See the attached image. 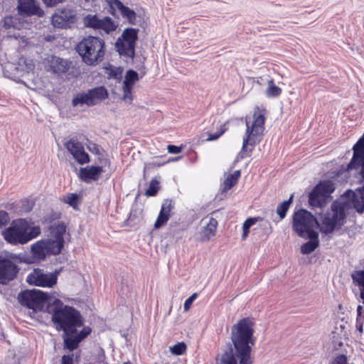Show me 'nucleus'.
<instances>
[{"label": "nucleus", "mask_w": 364, "mask_h": 364, "mask_svg": "<svg viewBox=\"0 0 364 364\" xmlns=\"http://www.w3.org/2000/svg\"><path fill=\"white\" fill-rule=\"evenodd\" d=\"M252 325L250 318H244L231 328L230 338L240 364H252L250 355L252 346L255 344Z\"/></svg>", "instance_id": "nucleus-1"}, {"label": "nucleus", "mask_w": 364, "mask_h": 364, "mask_svg": "<svg viewBox=\"0 0 364 364\" xmlns=\"http://www.w3.org/2000/svg\"><path fill=\"white\" fill-rule=\"evenodd\" d=\"M48 312L51 314V321L58 331L65 333H77V328L84 324L83 318L78 310L73 306L64 305L60 299H55L48 306Z\"/></svg>", "instance_id": "nucleus-2"}, {"label": "nucleus", "mask_w": 364, "mask_h": 364, "mask_svg": "<svg viewBox=\"0 0 364 364\" xmlns=\"http://www.w3.org/2000/svg\"><path fill=\"white\" fill-rule=\"evenodd\" d=\"M40 234V227H31L28 221L23 218L13 220L10 226L1 232L4 240L12 245L26 244Z\"/></svg>", "instance_id": "nucleus-3"}, {"label": "nucleus", "mask_w": 364, "mask_h": 364, "mask_svg": "<svg viewBox=\"0 0 364 364\" xmlns=\"http://www.w3.org/2000/svg\"><path fill=\"white\" fill-rule=\"evenodd\" d=\"M253 119L254 120L251 125H250L249 122L246 119L245 136L242 141V149L237 156L241 159L247 156V153H252L254 147L262 139L264 131L265 117L264 114L260 112L259 107H256Z\"/></svg>", "instance_id": "nucleus-4"}, {"label": "nucleus", "mask_w": 364, "mask_h": 364, "mask_svg": "<svg viewBox=\"0 0 364 364\" xmlns=\"http://www.w3.org/2000/svg\"><path fill=\"white\" fill-rule=\"evenodd\" d=\"M76 50L87 65H95L103 60L105 55V41L95 36H87L80 41Z\"/></svg>", "instance_id": "nucleus-5"}, {"label": "nucleus", "mask_w": 364, "mask_h": 364, "mask_svg": "<svg viewBox=\"0 0 364 364\" xmlns=\"http://www.w3.org/2000/svg\"><path fill=\"white\" fill-rule=\"evenodd\" d=\"M348 205L346 202L334 200L331 209L327 210L321 220L322 226L320 230L325 235L340 230L346 223Z\"/></svg>", "instance_id": "nucleus-6"}, {"label": "nucleus", "mask_w": 364, "mask_h": 364, "mask_svg": "<svg viewBox=\"0 0 364 364\" xmlns=\"http://www.w3.org/2000/svg\"><path fill=\"white\" fill-rule=\"evenodd\" d=\"M335 183L331 180L318 182L309 194V203L313 208H323L332 199L335 191Z\"/></svg>", "instance_id": "nucleus-7"}, {"label": "nucleus", "mask_w": 364, "mask_h": 364, "mask_svg": "<svg viewBox=\"0 0 364 364\" xmlns=\"http://www.w3.org/2000/svg\"><path fill=\"white\" fill-rule=\"evenodd\" d=\"M139 28H127L115 43V48L120 55L133 59L135 56L136 43Z\"/></svg>", "instance_id": "nucleus-8"}, {"label": "nucleus", "mask_w": 364, "mask_h": 364, "mask_svg": "<svg viewBox=\"0 0 364 364\" xmlns=\"http://www.w3.org/2000/svg\"><path fill=\"white\" fill-rule=\"evenodd\" d=\"M319 226V223L314 215L309 211L300 209L296 211L293 216V228L301 237L310 234L314 226Z\"/></svg>", "instance_id": "nucleus-9"}, {"label": "nucleus", "mask_w": 364, "mask_h": 364, "mask_svg": "<svg viewBox=\"0 0 364 364\" xmlns=\"http://www.w3.org/2000/svg\"><path fill=\"white\" fill-rule=\"evenodd\" d=\"M17 299L21 305L37 311L43 309L48 296L41 290L26 289L21 291Z\"/></svg>", "instance_id": "nucleus-10"}, {"label": "nucleus", "mask_w": 364, "mask_h": 364, "mask_svg": "<svg viewBox=\"0 0 364 364\" xmlns=\"http://www.w3.org/2000/svg\"><path fill=\"white\" fill-rule=\"evenodd\" d=\"M107 96V90L105 87H96L88 90L87 92L77 94L72 100V105L73 107L78 105H86L88 107H92L105 100Z\"/></svg>", "instance_id": "nucleus-11"}, {"label": "nucleus", "mask_w": 364, "mask_h": 364, "mask_svg": "<svg viewBox=\"0 0 364 364\" xmlns=\"http://www.w3.org/2000/svg\"><path fill=\"white\" fill-rule=\"evenodd\" d=\"M59 273L58 270L46 273L43 269H35L27 276L26 282L37 287L50 288L56 284Z\"/></svg>", "instance_id": "nucleus-12"}, {"label": "nucleus", "mask_w": 364, "mask_h": 364, "mask_svg": "<svg viewBox=\"0 0 364 364\" xmlns=\"http://www.w3.org/2000/svg\"><path fill=\"white\" fill-rule=\"evenodd\" d=\"M20 269L11 259L0 256V284L6 285L17 277Z\"/></svg>", "instance_id": "nucleus-13"}, {"label": "nucleus", "mask_w": 364, "mask_h": 364, "mask_svg": "<svg viewBox=\"0 0 364 364\" xmlns=\"http://www.w3.org/2000/svg\"><path fill=\"white\" fill-rule=\"evenodd\" d=\"M76 20L75 11L69 8L58 9L52 16V23L54 27L65 28L70 24L74 23Z\"/></svg>", "instance_id": "nucleus-14"}, {"label": "nucleus", "mask_w": 364, "mask_h": 364, "mask_svg": "<svg viewBox=\"0 0 364 364\" xmlns=\"http://www.w3.org/2000/svg\"><path fill=\"white\" fill-rule=\"evenodd\" d=\"M70 61L55 55H50L46 60L47 70L58 75L67 73L70 68Z\"/></svg>", "instance_id": "nucleus-15"}, {"label": "nucleus", "mask_w": 364, "mask_h": 364, "mask_svg": "<svg viewBox=\"0 0 364 364\" xmlns=\"http://www.w3.org/2000/svg\"><path fill=\"white\" fill-rule=\"evenodd\" d=\"M104 171L102 166H87L80 168L79 177L81 181L86 183L99 180L100 175Z\"/></svg>", "instance_id": "nucleus-16"}, {"label": "nucleus", "mask_w": 364, "mask_h": 364, "mask_svg": "<svg viewBox=\"0 0 364 364\" xmlns=\"http://www.w3.org/2000/svg\"><path fill=\"white\" fill-rule=\"evenodd\" d=\"M173 209L172 200L166 199L162 203L161 210L154 223V228L159 229L164 226L171 216V211Z\"/></svg>", "instance_id": "nucleus-17"}, {"label": "nucleus", "mask_w": 364, "mask_h": 364, "mask_svg": "<svg viewBox=\"0 0 364 364\" xmlns=\"http://www.w3.org/2000/svg\"><path fill=\"white\" fill-rule=\"evenodd\" d=\"M218 225V220L214 218H210L208 223L199 232V241L206 242L214 237L216 235Z\"/></svg>", "instance_id": "nucleus-18"}, {"label": "nucleus", "mask_w": 364, "mask_h": 364, "mask_svg": "<svg viewBox=\"0 0 364 364\" xmlns=\"http://www.w3.org/2000/svg\"><path fill=\"white\" fill-rule=\"evenodd\" d=\"M18 10L19 14L26 16L41 14L42 12L35 0H18Z\"/></svg>", "instance_id": "nucleus-19"}, {"label": "nucleus", "mask_w": 364, "mask_h": 364, "mask_svg": "<svg viewBox=\"0 0 364 364\" xmlns=\"http://www.w3.org/2000/svg\"><path fill=\"white\" fill-rule=\"evenodd\" d=\"M309 240L301 247V252L303 255H309L313 252L318 246V233L316 231H311L310 234L306 235L304 237Z\"/></svg>", "instance_id": "nucleus-20"}, {"label": "nucleus", "mask_w": 364, "mask_h": 364, "mask_svg": "<svg viewBox=\"0 0 364 364\" xmlns=\"http://www.w3.org/2000/svg\"><path fill=\"white\" fill-rule=\"evenodd\" d=\"M31 250L33 257L38 260H44L49 255L43 240H38L33 244Z\"/></svg>", "instance_id": "nucleus-21"}, {"label": "nucleus", "mask_w": 364, "mask_h": 364, "mask_svg": "<svg viewBox=\"0 0 364 364\" xmlns=\"http://www.w3.org/2000/svg\"><path fill=\"white\" fill-rule=\"evenodd\" d=\"M76 333H63V348L69 351H73L79 347L80 341L75 335Z\"/></svg>", "instance_id": "nucleus-22"}, {"label": "nucleus", "mask_w": 364, "mask_h": 364, "mask_svg": "<svg viewBox=\"0 0 364 364\" xmlns=\"http://www.w3.org/2000/svg\"><path fill=\"white\" fill-rule=\"evenodd\" d=\"M46 246L48 255H56L61 252L64 247V243L55 239H46L43 240Z\"/></svg>", "instance_id": "nucleus-23"}, {"label": "nucleus", "mask_w": 364, "mask_h": 364, "mask_svg": "<svg viewBox=\"0 0 364 364\" xmlns=\"http://www.w3.org/2000/svg\"><path fill=\"white\" fill-rule=\"evenodd\" d=\"M66 231V226L63 222H58V223L50 227V233L54 239L64 243V234Z\"/></svg>", "instance_id": "nucleus-24"}, {"label": "nucleus", "mask_w": 364, "mask_h": 364, "mask_svg": "<svg viewBox=\"0 0 364 364\" xmlns=\"http://www.w3.org/2000/svg\"><path fill=\"white\" fill-rule=\"evenodd\" d=\"M353 282L360 288V297L364 304V270L355 271L351 274Z\"/></svg>", "instance_id": "nucleus-25"}, {"label": "nucleus", "mask_w": 364, "mask_h": 364, "mask_svg": "<svg viewBox=\"0 0 364 364\" xmlns=\"http://www.w3.org/2000/svg\"><path fill=\"white\" fill-rule=\"evenodd\" d=\"M117 27V25L109 16H105L100 19V26L98 29L103 30L106 33H109L114 31Z\"/></svg>", "instance_id": "nucleus-26"}, {"label": "nucleus", "mask_w": 364, "mask_h": 364, "mask_svg": "<svg viewBox=\"0 0 364 364\" xmlns=\"http://www.w3.org/2000/svg\"><path fill=\"white\" fill-rule=\"evenodd\" d=\"M240 176V171L237 170L233 173L230 174L224 181L223 192H225L232 188L237 182Z\"/></svg>", "instance_id": "nucleus-27"}, {"label": "nucleus", "mask_w": 364, "mask_h": 364, "mask_svg": "<svg viewBox=\"0 0 364 364\" xmlns=\"http://www.w3.org/2000/svg\"><path fill=\"white\" fill-rule=\"evenodd\" d=\"M100 19L96 14H88L83 18V23L85 27L98 29Z\"/></svg>", "instance_id": "nucleus-28"}, {"label": "nucleus", "mask_w": 364, "mask_h": 364, "mask_svg": "<svg viewBox=\"0 0 364 364\" xmlns=\"http://www.w3.org/2000/svg\"><path fill=\"white\" fill-rule=\"evenodd\" d=\"M235 350L230 348L229 351H226L222 355L220 364H237Z\"/></svg>", "instance_id": "nucleus-29"}, {"label": "nucleus", "mask_w": 364, "mask_h": 364, "mask_svg": "<svg viewBox=\"0 0 364 364\" xmlns=\"http://www.w3.org/2000/svg\"><path fill=\"white\" fill-rule=\"evenodd\" d=\"M71 155L79 164H85L90 161V156L85 151L84 147L82 149L75 150Z\"/></svg>", "instance_id": "nucleus-30"}, {"label": "nucleus", "mask_w": 364, "mask_h": 364, "mask_svg": "<svg viewBox=\"0 0 364 364\" xmlns=\"http://www.w3.org/2000/svg\"><path fill=\"white\" fill-rule=\"evenodd\" d=\"M4 28L6 29H20L19 18L17 16H6L4 19Z\"/></svg>", "instance_id": "nucleus-31"}, {"label": "nucleus", "mask_w": 364, "mask_h": 364, "mask_svg": "<svg viewBox=\"0 0 364 364\" xmlns=\"http://www.w3.org/2000/svg\"><path fill=\"white\" fill-rule=\"evenodd\" d=\"M293 196H291L289 199L283 201L280 203L276 210L277 215L279 216L281 220L284 219L287 215V212L288 211L290 205L292 203Z\"/></svg>", "instance_id": "nucleus-32"}, {"label": "nucleus", "mask_w": 364, "mask_h": 364, "mask_svg": "<svg viewBox=\"0 0 364 364\" xmlns=\"http://www.w3.org/2000/svg\"><path fill=\"white\" fill-rule=\"evenodd\" d=\"M64 146L68 151L72 154L75 150L82 149L84 147L82 143L77 141V139L71 138L67 141L64 142Z\"/></svg>", "instance_id": "nucleus-33"}, {"label": "nucleus", "mask_w": 364, "mask_h": 364, "mask_svg": "<svg viewBox=\"0 0 364 364\" xmlns=\"http://www.w3.org/2000/svg\"><path fill=\"white\" fill-rule=\"evenodd\" d=\"M282 93V89L275 85L273 79L268 81V87L266 90V95L268 97H277Z\"/></svg>", "instance_id": "nucleus-34"}, {"label": "nucleus", "mask_w": 364, "mask_h": 364, "mask_svg": "<svg viewBox=\"0 0 364 364\" xmlns=\"http://www.w3.org/2000/svg\"><path fill=\"white\" fill-rule=\"evenodd\" d=\"M121 14L123 18L128 20V22L130 24L135 25L136 23V14L133 9H131L128 6H125L122 9Z\"/></svg>", "instance_id": "nucleus-35"}, {"label": "nucleus", "mask_w": 364, "mask_h": 364, "mask_svg": "<svg viewBox=\"0 0 364 364\" xmlns=\"http://www.w3.org/2000/svg\"><path fill=\"white\" fill-rule=\"evenodd\" d=\"M80 196L77 193H69L68 194L63 201L69 204L74 210H78Z\"/></svg>", "instance_id": "nucleus-36"}, {"label": "nucleus", "mask_w": 364, "mask_h": 364, "mask_svg": "<svg viewBox=\"0 0 364 364\" xmlns=\"http://www.w3.org/2000/svg\"><path fill=\"white\" fill-rule=\"evenodd\" d=\"M139 80L138 73L134 70H129L125 75L123 84L133 86L134 82Z\"/></svg>", "instance_id": "nucleus-37"}, {"label": "nucleus", "mask_w": 364, "mask_h": 364, "mask_svg": "<svg viewBox=\"0 0 364 364\" xmlns=\"http://www.w3.org/2000/svg\"><path fill=\"white\" fill-rule=\"evenodd\" d=\"M159 189V183L156 179H152L149 188L145 192L146 196H154Z\"/></svg>", "instance_id": "nucleus-38"}, {"label": "nucleus", "mask_w": 364, "mask_h": 364, "mask_svg": "<svg viewBox=\"0 0 364 364\" xmlns=\"http://www.w3.org/2000/svg\"><path fill=\"white\" fill-rule=\"evenodd\" d=\"M172 354L176 355H183L186 350V345L184 342H179L170 348Z\"/></svg>", "instance_id": "nucleus-39"}, {"label": "nucleus", "mask_w": 364, "mask_h": 364, "mask_svg": "<svg viewBox=\"0 0 364 364\" xmlns=\"http://www.w3.org/2000/svg\"><path fill=\"white\" fill-rule=\"evenodd\" d=\"M92 332V329L89 326H85L83 328L75 334L76 337L79 339V341L81 342L85 338H86Z\"/></svg>", "instance_id": "nucleus-40"}, {"label": "nucleus", "mask_w": 364, "mask_h": 364, "mask_svg": "<svg viewBox=\"0 0 364 364\" xmlns=\"http://www.w3.org/2000/svg\"><path fill=\"white\" fill-rule=\"evenodd\" d=\"M227 130L225 127V124H223L220 127V129L218 132L214 134H209L208 139V141H214L218 139L221 135H223Z\"/></svg>", "instance_id": "nucleus-41"}, {"label": "nucleus", "mask_w": 364, "mask_h": 364, "mask_svg": "<svg viewBox=\"0 0 364 364\" xmlns=\"http://www.w3.org/2000/svg\"><path fill=\"white\" fill-rule=\"evenodd\" d=\"M10 222L9 213L5 210H0V228L6 226Z\"/></svg>", "instance_id": "nucleus-42"}, {"label": "nucleus", "mask_w": 364, "mask_h": 364, "mask_svg": "<svg viewBox=\"0 0 364 364\" xmlns=\"http://www.w3.org/2000/svg\"><path fill=\"white\" fill-rule=\"evenodd\" d=\"M197 293H194L185 301L183 304V309L185 311H187L190 309L193 302L197 298Z\"/></svg>", "instance_id": "nucleus-43"}, {"label": "nucleus", "mask_w": 364, "mask_h": 364, "mask_svg": "<svg viewBox=\"0 0 364 364\" xmlns=\"http://www.w3.org/2000/svg\"><path fill=\"white\" fill-rule=\"evenodd\" d=\"M123 4V3L119 0H112L110 1V9L114 10L115 8H117L120 13L122 12V9L125 7Z\"/></svg>", "instance_id": "nucleus-44"}, {"label": "nucleus", "mask_w": 364, "mask_h": 364, "mask_svg": "<svg viewBox=\"0 0 364 364\" xmlns=\"http://www.w3.org/2000/svg\"><path fill=\"white\" fill-rule=\"evenodd\" d=\"M331 364H348L346 355L344 354L338 355L331 362Z\"/></svg>", "instance_id": "nucleus-45"}, {"label": "nucleus", "mask_w": 364, "mask_h": 364, "mask_svg": "<svg viewBox=\"0 0 364 364\" xmlns=\"http://www.w3.org/2000/svg\"><path fill=\"white\" fill-rule=\"evenodd\" d=\"M110 77L119 80L122 76V71L119 68L112 69L109 73Z\"/></svg>", "instance_id": "nucleus-46"}, {"label": "nucleus", "mask_w": 364, "mask_h": 364, "mask_svg": "<svg viewBox=\"0 0 364 364\" xmlns=\"http://www.w3.org/2000/svg\"><path fill=\"white\" fill-rule=\"evenodd\" d=\"M86 145H87V149L92 154H97L100 153V148L97 144L93 143L90 141H88L87 143L86 144Z\"/></svg>", "instance_id": "nucleus-47"}, {"label": "nucleus", "mask_w": 364, "mask_h": 364, "mask_svg": "<svg viewBox=\"0 0 364 364\" xmlns=\"http://www.w3.org/2000/svg\"><path fill=\"white\" fill-rule=\"evenodd\" d=\"M132 87L133 86L132 85H126L124 84H123V92H124V95H123V98L124 99H127V98H129L130 100H132Z\"/></svg>", "instance_id": "nucleus-48"}, {"label": "nucleus", "mask_w": 364, "mask_h": 364, "mask_svg": "<svg viewBox=\"0 0 364 364\" xmlns=\"http://www.w3.org/2000/svg\"><path fill=\"white\" fill-rule=\"evenodd\" d=\"M257 221V218H247L242 225V229H247L250 230V228L255 224V223Z\"/></svg>", "instance_id": "nucleus-49"}, {"label": "nucleus", "mask_w": 364, "mask_h": 364, "mask_svg": "<svg viewBox=\"0 0 364 364\" xmlns=\"http://www.w3.org/2000/svg\"><path fill=\"white\" fill-rule=\"evenodd\" d=\"M168 151L170 154H179L182 151V146H178L175 145H168L167 147Z\"/></svg>", "instance_id": "nucleus-50"}, {"label": "nucleus", "mask_w": 364, "mask_h": 364, "mask_svg": "<svg viewBox=\"0 0 364 364\" xmlns=\"http://www.w3.org/2000/svg\"><path fill=\"white\" fill-rule=\"evenodd\" d=\"M61 364H73V355H64L61 358Z\"/></svg>", "instance_id": "nucleus-51"}, {"label": "nucleus", "mask_w": 364, "mask_h": 364, "mask_svg": "<svg viewBox=\"0 0 364 364\" xmlns=\"http://www.w3.org/2000/svg\"><path fill=\"white\" fill-rule=\"evenodd\" d=\"M364 318H356L355 326L360 333H363Z\"/></svg>", "instance_id": "nucleus-52"}, {"label": "nucleus", "mask_w": 364, "mask_h": 364, "mask_svg": "<svg viewBox=\"0 0 364 364\" xmlns=\"http://www.w3.org/2000/svg\"><path fill=\"white\" fill-rule=\"evenodd\" d=\"M65 0H43V3L47 6H54L57 4H58L59 3H61L63 1H64Z\"/></svg>", "instance_id": "nucleus-53"}, {"label": "nucleus", "mask_w": 364, "mask_h": 364, "mask_svg": "<svg viewBox=\"0 0 364 364\" xmlns=\"http://www.w3.org/2000/svg\"><path fill=\"white\" fill-rule=\"evenodd\" d=\"M356 318H364V314H363V306L361 305H358L357 307Z\"/></svg>", "instance_id": "nucleus-54"}, {"label": "nucleus", "mask_w": 364, "mask_h": 364, "mask_svg": "<svg viewBox=\"0 0 364 364\" xmlns=\"http://www.w3.org/2000/svg\"><path fill=\"white\" fill-rule=\"evenodd\" d=\"M242 230H243V232H242V239L245 240L247 237V235L250 232V230L247 229H242Z\"/></svg>", "instance_id": "nucleus-55"}, {"label": "nucleus", "mask_w": 364, "mask_h": 364, "mask_svg": "<svg viewBox=\"0 0 364 364\" xmlns=\"http://www.w3.org/2000/svg\"><path fill=\"white\" fill-rule=\"evenodd\" d=\"M101 162H102L105 166H107V165L109 166V164H110V161H109V159H102V160L101 161Z\"/></svg>", "instance_id": "nucleus-56"}, {"label": "nucleus", "mask_w": 364, "mask_h": 364, "mask_svg": "<svg viewBox=\"0 0 364 364\" xmlns=\"http://www.w3.org/2000/svg\"><path fill=\"white\" fill-rule=\"evenodd\" d=\"M152 164L154 165V166H160L159 164H156V163H153Z\"/></svg>", "instance_id": "nucleus-57"}, {"label": "nucleus", "mask_w": 364, "mask_h": 364, "mask_svg": "<svg viewBox=\"0 0 364 364\" xmlns=\"http://www.w3.org/2000/svg\"><path fill=\"white\" fill-rule=\"evenodd\" d=\"M132 215V211H131V212H130V213H129V219H130V218H131Z\"/></svg>", "instance_id": "nucleus-58"}, {"label": "nucleus", "mask_w": 364, "mask_h": 364, "mask_svg": "<svg viewBox=\"0 0 364 364\" xmlns=\"http://www.w3.org/2000/svg\"><path fill=\"white\" fill-rule=\"evenodd\" d=\"M123 364H132L129 361L125 362Z\"/></svg>", "instance_id": "nucleus-59"}, {"label": "nucleus", "mask_w": 364, "mask_h": 364, "mask_svg": "<svg viewBox=\"0 0 364 364\" xmlns=\"http://www.w3.org/2000/svg\"><path fill=\"white\" fill-rule=\"evenodd\" d=\"M217 211H218V210H216V211H213V213H212L211 214H214V213H215Z\"/></svg>", "instance_id": "nucleus-60"}, {"label": "nucleus", "mask_w": 364, "mask_h": 364, "mask_svg": "<svg viewBox=\"0 0 364 364\" xmlns=\"http://www.w3.org/2000/svg\"><path fill=\"white\" fill-rule=\"evenodd\" d=\"M110 13H111V14L114 15V12L113 11H110Z\"/></svg>", "instance_id": "nucleus-61"}]
</instances>
